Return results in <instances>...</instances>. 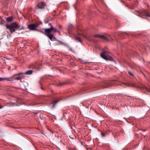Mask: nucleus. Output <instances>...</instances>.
<instances>
[{"mask_svg": "<svg viewBox=\"0 0 150 150\" xmlns=\"http://www.w3.org/2000/svg\"><path fill=\"white\" fill-rule=\"evenodd\" d=\"M51 29L42 28L39 30V31L47 36L52 41H54L57 40L53 34L51 33Z\"/></svg>", "mask_w": 150, "mask_h": 150, "instance_id": "obj_1", "label": "nucleus"}, {"mask_svg": "<svg viewBox=\"0 0 150 150\" xmlns=\"http://www.w3.org/2000/svg\"><path fill=\"white\" fill-rule=\"evenodd\" d=\"M6 29H9L11 34L15 32L16 29L17 28H19V26L16 22L13 23L9 25H6Z\"/></svg>", "mask_w": 150, "mask_h": 150, "instance_id": "obj_2", "label": "nucleus"}, {"mask_svg": "<svg viewBox=\"0 0 150 150\" xmlns=\"http://www.w3.org/2000/svg\"><path fill=\"white\" fill-rule=\"evenodd\" d=\"M100 56L101 57L106 60L112 61L113 58L107 54L105 52H103L100 53Z\"/></svg>", "mask_w": 150, "mask_h": 150, "instance_id": "obj_3", "label": "nucleus"}, {"mask_svg": "<svg viewBox=\"0 0 150 150\" xmlns=\"http://www.w3.org/2000/svg\"><path fill=\"white\" fill-rule=\"evenodd\" d=\"M139 16H145L146 17H150V13L146 10H144L142 11H139Z\"/></svg>", "mask_w": 150, "mask_h": 150, "instance_id": "obj_4", "label": "nucleus"}, {"mask_svg": "<svg viewBox=\"0 0 150 150\" xmlns=\"http://www.w3.org/2000/svg\"><path fill=\"white\" fill-rule=\"evenodd\" d=\"M39 24L37 23H32L28 25V28L30 30H35L38 27Z\"/></svg>", "mask_w": 150, "mask_h": 150, "instance_id": "obj_5", "label": "nucleus"}, {"mask_svg": "<svg viewBox=\"0 0 150 150\" xmlns=\"http://www.w3.org/2000/svg\"><path fill=\"white\" fill-rule=\"evenodd\" d=\"M46 6V4L44 1L39 3L37 6V7L38 8L43 9L45 8Z\"/></svg>", "mask_w": 150, "mask_h": 150, "instance_id": "obj_6", "label": "nucleus"}, {"mask_svg": "<svg viewBox=\"0 0 150 150\" xmlns=\"http://www.w3.org/2000/svg\"><path fill=\"white\" fill-rule=\"evenodd\" d=\"M93 36L95 38H101L104 41H107L109 40V39L104 35H101L98 34H95L93 35Z\"/></svg>", "mask_w": 150, "mask_h": 150, "instance_id": "obj_7", "label": "nucleus"}, {"mask_svg": "<svg viewBox=\"0 0 150 150\" xmlns=\"http://www.w3.org/2000/svg\"><path fill=\"white\" fill-rule=\"evenodd\" d=\"M9 78H11V80L9 81H11L12 80H21L19 75H18V74L14 75L12 77H10Z\"/></svg>", "mask_w": 150, "mask_h": 150, "instance_id": "obj_8", "label": "nucleus"}, {"mask_svg": "<svg viewBox=\"0 0 150 150\" xmlns=\"http://www.w3.org/2000/svg\"><path fill=\"white\" fill-rule=\"evenodd\" d=\"M111 84V82L108 81H106L104 82L103 84L104 86V88L109 87Z\"/></svg>", "mask_w": 150, "mask_h": 150, "instance_id": "obj_9", "label": "nucleus"}, {"mask_svg": "<svg viewBox=\"0 0 150 150\" xmlns=\"http://www.w3.org/2000/svg\"><path fill=\"white\" fill-rule=\"evenodd\" d=\"M16 105V103H13L11 102H9L8 103H6V105L12 107Z\"/></svg>", "mask_w": 150, "mask_h": 150, "instance_id": "obj_10", "label": "nucleus"}, {"mask_svg": "<svg viewBox=\"0 0 150 150\" xmlns=\"http://www.w3.org/2000/svg\"><path fill=\"white\" fill-rule=\"evenodd\" d=\"M25 74H24V73H22L21 72L18 73V75H19L20 78H21V79L23 78H24L25 77Z\"/></svg>", "mask_w": 150, "mask_h": 150, "instance_id": "obj_11", "label": "nucleus"}, {"mask_svg": "<svg viewBox=\"0 0 150 150\" xmlns=\"http://www.w3.org/2000/svg\"><path fill=\"white\" fill-rule=\"evenodd\" d=\"M11 78H0V81H4V80H6L7 81H10L11 80Z\"/></svg>", "mask_w": 150, "mask_h": 150, "instance_id": "obj_12", "label": "nucleus"}, {"mask_svg": "<svg viewBox=\"0 0 150 150\" xmlns=\"http://www.w3.org/2000/svg\"><path fill=\"white\" fill-rule=\"evenodd\" d=\"M59 101L58 100H55L53 101L52 103L53 104L52 106V108H54L55 107L56 104L59 102Z\"/></svg>", "mask_w": 150, "mask_h": 150, "instance_id": "obj_13", "label": "nucleus"}, {"mask_svg": "<svg viewBox=\"0 0 150 150\" xmlns=\"http://www.w3.org/2000/svg\"><path fill=\"white\" fill-rule=\"evenodd\" d=\"M33 71L32 70H29L24 72V74L26 75H31L32 74Z\"/></svg>", "mask_w": 150, "mask_h": 150, "instance_id": "obj_14", "label": "nucleus"}, {"mask_svg": "<svg viewBox=\"0 0 150 150\" xmlns=\"http://www.w3.org/2000/svg\"><path fill=\"white\" fill-rule=\"evenodd\" d=\"M51 29H53V31H52V34H53V33L57 32L58 33L59 35L60 34V32L59 31L57 30L56 29L52 27Z\"/></svg>", "mask_w": 150, "mask_h": 150, "instance_id": "obj_15", "label": "nucleus"}, {"mask_svg": "<svg viewBox=\"0 0 150 150\" xmlns=\"http://www.w3.org/2000/svg\"><path fill=\"white\" fill-rule=\"evenodd\" d=\"M13 19V17H9L6 18V21L8 22L11 21Z\"/></svg>", "mask_w": 150, "mask_h": 150, "instance_id": "obj_16", "label": "nucleus"}, {"mask_svg": "<svg viewBox=\"0 0 150 150\" xmlns=\"http://www.w3.org/2000/svg\"><path fill=\"white\" fill-rule=\"evenodd\" d=\"M67 84V83L64 81L63 82H59V86H63L64 85Z\"/></svg>", "mask_w": 150, "mask_h": 150, "instance_id": "obj_17", "label": "nucleus"}, {"mask_svg": "<svg viewBox=\"0 0 150 150\" xmlns=\"http://www.w3.org/2000/svg\"><path fill=\"white\" fill-rule=\"evenodd\" d=\"M49 26L50 27V28H48L47 29H50L51 28V29H52V28H54L53 27V26H52V24L51 23H49ZM51 33L52 34V31H53V29H51Z\"/></svg>", "mask_w": 150, "mask_h": 150, "instance_id": "obj_18", "label": "nucleus"}, {"mask_svg": "<svg viewBox=\"0 0 150 150\" xmlns=\"http://www.w3.org/2000/svg\"><path fill=\"white\" fill-rule=\"evenodd\" d=\"M75 39L79 42H81V38L79 37H76L75 38Z\"/></svg>", "mask_w": 150, "mask_h": 150, "instance_id": "obj_19", "label": "nucleus"}, {"mask_svg": "<svg viewBox=\"0 0 150 150\" xmlns=\"http://www.w3.org/2000/svg\"><path fill=\"white\" fill-rule=\"evenodd\" d=\"M106 134V133H103V132H101V135L102 137H104L105 136Z\"/></svg>", "mask_w": 150, "mask_h": 150, "instance_id": "obj_20", "label": "nucleus"}, {"mask_svg": "<svg viewBox=\"0 0 150 150\" xmlns=\"http://www.w3.org/2000/svg\"><path fill=\"white\" fill-rule=\"evenodd\" d=\"M128 72L130 75L133 76H134V74L132 72L129 71H128Z\"/></svg>", "mask_w": 150, "mask_h": 150, "instance_id": "obj_21", "label": "nucleus"}, {"mask_svg": "<svg viewBox=\"0 0 150 150\" xmlns=\"http://www.w3.org/2000/svg\"><path fill=\"white\" fill-rule=\"evenodd\" d=\"M0 21H1V22H0V24H1V23H3V20L1 18H0Z\"/></svg>", "mask_w": 150, "mask_h": 150, "instance_id": "obj_22", "label": "nucleus"}, {"mask_svg": "<svg viewBox=\"0 0 150 150\" xmlns=\"http://www.w3.org/2000/svg\"><path fill=\"white\" fill-rule=\"evenodd\" d=\"M4 108V106L3 105H0V109L2 108Z\"/></svg>", "mask_w": 150, "mask_h": 150, "instance_id": "obj_23", "label": "nucleus"}, {"mask_svg": "<svg viewBox=\"0 0 150 150\" xmlns=\"http://www.w3.org/2000/svg\"><path fill=\"white\" fill-rule=\"evenodd\" d=\"M146 90L147 91L149 92H150V90L149 89H148L146 88Z\"/></svg>", "mask_w": 150, "mask_h": 150, "instance_id": "obj_24", "label": "nucleus"}, {"mask_svg": "<svg viewBox=\"0 0 150 150\" xmlns=\"http://www.w3.org/2000/svg\"><path fill=\"white\" fill-rule=\"evenodd\" d=\"M59 27L60 28H62V26L61 25H59Z\"/></svg>", "mask_w": 150, "mask_h": 150, "instance_id": "obj_25", "label": "nucleus"}, {"mask_svg": "<svg viewBox=\"0 0 150 150\" xmlns=\"http://www.w3.org/2000/svg\"><path fill=\"white\" fill-rule=\"evenodd\" d=\"M63 114L64 116H65V115H64V113H63Z\"/></svg>", "mask_w": 150, "mask_h": 150, "instance_id": "obj_26", "label": "nucleus"}, {"mask_svg": "<svg viewBox=\"0 0 150 150\" xmlns=\"http://www.w3.org/2000/svg\"><path fill=\"white\" fill-rule=\"evenodd\" d=\"M81 103V104H82L83 105V106H84V105H83V104L82 103Z\"/></svg>", "mask_w": 150, "mask_h": 150, "instance_id": "obj_27", "label": "nucleus"}, {"mask_svg": "<svg viewBox=\"0 0 150 150\" xmlns=\"http://www.w3.org/2000/svg\"><path fill=\"white\" fill-rule=\"evenodd\" d=\"M41 88L43 89L42 88V87H41Z\"/></svg>", "mask_w": 150, "mask_h": 150, "instance_id": "obj_28", "label": "nucleus"}]
</instances>
